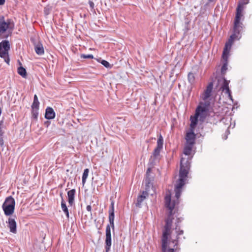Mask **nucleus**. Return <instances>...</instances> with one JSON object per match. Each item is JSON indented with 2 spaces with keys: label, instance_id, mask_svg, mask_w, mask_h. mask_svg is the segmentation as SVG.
Segmentation results:
<instances>
[{
  "label": "nucleus",
  "instance_id": "obj_1",
  "mask_svg": "<svg viewBox=\"0 0 252 252\" xmlns=\"http://www.w3.org/2000/svg\"><path fill=\"white\" fill-rule=\"evenodd\" d=\"M191 159V158L189 157L187 159H185L183 158H182L181 159L179 178L177 181L174 189L176 200L171 201V196L170 195L168 196L167 195L165 198V205L170 210L168 216H170V218H173L172 211L176 204L179 203V199L182 193V187L185 184V180L190 168Z\"/></svg>",
  "mask_w": 252,
  "mask_h": 252
},
{
  "label": "nucleus",
  "instance_id": "obj_2",
  "mask_svg": "<svg viewBox=\"0 0 252 252\" xmlns=\"http://www.w3.org/2000/svg\"><path fill=\"white\" fill-rule=\"evenodd\" d=\"M242 15H240L239 12L236 13L234 22L233 33L230 36L228 41L225 43L224 47L231 49L232 42L235 40H239L241 37V32L243 30V24L240 22Z\"/></svg>",
  "mask_w": 252,
  "mask_h": 252
},
{
  "label": "nucleus",
  "instance_id": "obj_3",
  "mask_svg": "<svg viewBox=\"0 0 252 252\" xmlns=\"http://www.w3.org/2000/svg\"><path fill=\"white\" fill-rule=\"evenodd\" d=\"M163 138L161 135L160 134L158 139L157 147L154 149L152 156L151 157L149 160L150 164L152 166H154L157 161H159V156L160 151L163 148Z\"/></svg>",
  "mask_w": 252,
  "mask_h": 252
},
{
  "label": "nucleus",
  "instance_id": "obj_4",
  "mask_svg": "<svg viewBox=\"0 0 252 252\" xmlns=\"http://www.w3.org/2000/svg\"><path fill=\"white\" fill-rule=\"evenodd\" d=\"M15 201L12 196L7 197L2 205L4 215L6 216L12 215L15 210Z\"/></svg>",
  "mask_w": 252,
  "mask_h": 252
},
{
  "label": "nucleus",
  "instance_id": "obj_5",
  "mask_svg": "<svg viewBox=\"0 0 252 252\" xmlns=\"http://www.w3.org/2000/svg\"><path fill=\"white\" fill-rule=\"evenodd\" d=\"M210 102L206 101L204 103L201 102L197 107L195 110V114L199 117L200 121L203 122L206 118Z\"/></svg>",
  "mask_w": 252,
  "mask_h": 252
},
{
  "label": "nucleus",
  "instance_id": "obj_6",
  "mask_svg": "<svg viewBox=\"0 0 252 252\" xmlns=\"http://www.w3.org/2000/svg\"><path fill=\"white\" fill-rule=\"evenodd\" d=\"M230 49L229 48L224 47L223 49L222 59V65L221 68L220 72L221 77L224 76L226 73V70H227V66L228 64V55Z\"/></svg>",
  "mask_w": 252,
  "mask_h": 252
},
{
  "label": "nucleus",
  "instance_id": "obj_7",
  "mask_svg": "<svg viewBox=\"0 0 252 252\" xmlns=\"http://www.w3.org/2000/svg\"><path fill=\"white\" fill-rule=\"evenodd\" d=\"M14 28V23L12 19H7L6 22H0V34L4 33L7 30L11 33Z\"/></svg>",
  "mask_w": 252,
  "mask_h": 252
},
{
  "label": "nucleus",
  "instance_id": "obj_8",
  "mask_svg": "<svg viewBox=\"0 0 252 252\" xmlns=\"http://www.w3.org/2000/svg\"><path fill=\"white\" fill-rule=\"evenodd\" d=\"M109 225L111 226L112 230H114V203L112 201L111 203L109 209Z\"/></svg>",
  "mask_w": 252,
  "mask_h": 252
},
{
  "label": "nucleus",
  "instance_id": "obj_9",
  "mask_svg": "<svg viewBox=\"0 0 252 252\" xmlns=\"http://www.w3.org/2000/svg\"><path fill=\"white\" fill-rule=\"evenodd\" d=\"M218 82L219 83L220 82H222V84L220 87V90L222 92H224L225 93H229L230 90L229 88V83L230 81L227 80L223 76L220 78L218 79Z\"/></svg>",
  "mask_w": 252,
  "mask_h": 252
},
{
  "label": "nucleus",
  "instance_id": "obj_10",
  "mask_svg": "<svg viewBox=\"0 0 252 252\" xmlns=\"http://www.w3.org/2000/svg\"><path fill=\"white\" fill-rule=\"evenodd\" d=\"M196 134L194 133V131H190L187 133L186 136V144L192 145L195 143V140Z\"/></svg>",
  "mask_w": 252,
  "mask_h": 252
},
{
  "label": "nucleus",
  "instance_id": "obj_11",
  "mask_svg": "<svg viewBox=\"0 0 252 252\" xmlns=\"http://www.w3.org/2000/svg\"><path fill=\"white\" fill-rule=\"evenodd\" d=\"M149 196V193L147 191H143L141 194L137 196L135 206L137 207L141 208L142 203L144 200Z\"/></svg>",
  "mask_w": 252,
  "mask_h": 252
},
{
  "label": "nucleus",
  "instance_id": "obj_12",
  "mask_svg": "<svg viewBox=\"0 0 252 252\" xmlns=\"http://www.w3.org/2000/svg\"><path fill=\"white\" fill-rule=\"evenodd\" d=\"M171 227H169L167 226H164V230L163 231L162 238H161V244H167L168 236L170 234Z\"/></svg>",
  "mask_w": 252,
  "mask_h": 252
},
{
  "label": "nucleus",
  "instance_id": "obj_13",
  "mask_svg": "<svg viewBox=\"0 0 252 252\" xmlns=\"http://www.w3.org/2000/svg\"><path fill=\"white\" fill-rule=\"evenodd\" d=\"M111 226L109 224H107L105 230V244L107 245H111L112 244V238H111Z\"/></svg>",
  "mask_w": 252,
  "mask_h": 252
},
{
  "label": "nucleus",
  "instance_id": "obj_14",
  "mask_svg": "<svg viewBox=\"0 0 252 252\" xmlns=\"http://www.w3.org/2000/svg\"><path fill=\"white\" fill-rule=\"evenodd\" d=\"M7 223L10 231L13 233H16L17 232V224L15 219L9 217Z\"/></svg>",
  "mask_w": 252,
  "mask_h": 252
},
{
  "label": "nucleus",
  "instance_id": "obj_15",
  "mask_svg": "<svg viewBox=\"0 0 252 252\" xmlns=\"http://www.w3.org/2000/svg\"><path fill=\"white\" fill-rule=\"evenodd\" d=\"M213 89V83L212 82H210L208 85L206 90L204 91L202 98L204 100H206L211 95V93Z\"/></svg>",
  "mask_w": 252,
  "mask_h": 252
},
{
  "label": "nucleus",
  "instance_id": "obj_16",
  "mask_svg": "<svg viewBox=\"0 0 252 252\" xmlns=\"http://www.w3.org/2000/svg\"><path fill=\"white\" fill-rule=\"evenodd\" d=\"M56 113L52 107H47L45 110V118L48 120L53 119L55 117Z\"/></svg>",
  "mask_w": 252,
  "mask_h": 252
},
{
  "label": "nucleus",
  "instance_id": "obj_17",
  "mask_svg": "<svg viewBox=\"0 0 252 252\" xmlns=\"http://www.w3.org/2000/svg\"><path fill=\"white\" fill-rule=\"evenodd\" d=\"M249 2V0H240L236 9V13L239 12V15L242 16V12L244 9V5L247 4Z\"/></svg>",
  "mask_w": 252,
  "mask_h": 252
},
{
  "label": "nucleus",
  "instance_id": "obj_18",
  "mask_svg": "<svg viewBox=\"0 0 252 252\" xmlns=\"http://www.w3.org/2000/svg\"><path fill=\"white\" fill-rule=\"evenodd\" d=\"M76 192L75 189H72L67 192L68 201L70 206H72L74 202V197Z\"/></svg>",
  "mask_w": 252,
  "mask_h": 252
},
{
  "label": "nucleus",
  "instance_id": "obj_19",
  "mask_svg": "<svg viewBox=\"0 0 252 252\" xmlns=\"http://www.w3.org/2000/svg\"><path fill=\"white\" fill-rule=\"evenodd\" d=\"M198 118H199V117L196 115L195 114L194 116L190 117V130L191 131H194L197 124Z\"/></svg>",
  "mask_w": 252,
  "mask_h": 252
},
{
  "label": "nucleus",
  "instance_id": "obj_20",
  "mask_svg": "<svg viewBox=\"0 0 252 252\" xmlns=\"http://www.w3.org/2000/svg\"><path fill=\"white\" fill-rule=\"evenodd\" d=\"M10 46L9 42L8 40H3L0 42V51H5L8 52L10 50Z\"/></svg>",
  "mask_w": 252,
  "mask_h": 252
},
{
  "label": "nucleus",
  "instance_id": "obj_21",
  "mask_svg": "<svg viewBox=\"0 0 252 252\" xmlns=\"http://www.w3.org/2000/svg\"><path fill=\"white\" fill-rule=\"evenodd\" d=\"M34 50L35 53L38 55H42L44 53L43 46L40 42L34 44Z\"/></svg>",
  "mask_w": 252,
  "mask_h": 252
},
{
  "label": "nucleus",
  "instance_id": "obj_22",
  "mask_svg": "<svg viewBox=\"0 0 252 252\" xmlns=\"http://www.w3.org/2000/svg\"><path fill=\"white\" fill-rule=\"evenodd\" d=\"M61 207H62V210L65 213L66 217L67 218H69V214L68 210L66 205V203H65V202L64 201V199H63V200L61 201Z\"/></svg>",
  "mask_w": 252,
  "mask_h": 252
},
{
  "label": "nucleus",
  "instance_id": "obj_23",
  "mask_svg": "<svg viewBox=\"0 0 252 252\" xmlns=\"http://www.w3.org/2000/svg\"><path fill=\"white\" fill-rule=\"evenodd\" d=\"M193 145L186 144L184 148V154L186 156H189L190 155Z\"/></svg>",
  "mask_w": 252,
  "mask_h": 252
},
{
  "label": "nucleus",
  "instance_id": "obj_24",
  "mask_svg": "<svg viewBox=\"0 0 252 252\" xmlns=\"http://www.w3.org/2000/svg\"><path fill=\"white\" fill-rule=\"evenodd\" d=\"M39 102L36 94H34L33 97V101L31 106L32 108L39 109Z\"/></svg>",
  "mask_w": 252,
  "mask_h": 252
},
{
  "label": "nucleus",
  "instance_id": "obj_25",
  "mask_svg": "<svg viewBox=\"0 0 252 252\" xmlns=\"http://www.w3.org/2000/svg\"><path fill=\"white\" fill-rule=\"evenodd\" d=\"M39 114V109L32 108V119L37 121Z\"/></svg>",
  "mask_w": 252,
  "mask_h": 252
},
{
  "label": "nucleus",
  "instance_id": "obj_26",
  "mask_svg": "<svg viewBox=\"0 0 252 252\" xmlns=\"http://www.w3.org/2000/svg\"><path fill=\"white\" fill-rule=\"evenodd\" d=\"M175 230H176V233L177 234V237L176 238V239L174 240L173 241V243H174L176 242L174 246V247H175L177 245V244H178V239H179L178 236L182 235L184 233V231L183 230H180V229L179 228H178L177 227H176L175 228Z\"/></svg>",
  "mask_w": 252,
  "mask_h": 252
},
{
  "label": "nucleus",
  "instance_id": "obj_27",
  "mask_svg": "<svg viewBox=\"0 0 252 252\" xmlns=\"http://www.w3.org/2000/svg\"><path fill=\"white\" fill-rule=\"evenodd\" d=\"M162 252H175L174 248H167V244H161Z\"/></svg>",
  "mask_w": 252,
  "mask_h": 252
},
{
  "label": "nucleus",
  "instance_id": "obj_28",
  "mask_svg": "<svg viewBox=\"0 0 252 252\" xmlns=\"http://www.w3.org/2000/svg\"><path fill=\"white\" fill-rule=\"evenodd\" d=\"M18 73L23 77H26L27 76L26 70L22 66H20L18 68Z\"/></svg>",
  "mask_w": 252,
  "mask_h": 252
},
{
  "label": "nucleus",
  "instance_id": "obj_29",
  "mask_svg": "<svg viewBox=\"0 0 252 252\" xmlns=\"http://www.w3.org/2000/svg\"><path fill=\"white\" fill-rule=\"evenodd\" d=\"M89 172V170L88 168H86V169H85L84 170V172H83V175H82V184H83V186H84V184L86 183V179H87V177L88 176Z\"/></svg>",
  "mask_w": 252,
  "mask_h": 252
},
{
  "label": "nucleus",
  "instance_id": "obj_30",
  "mask_svg": "<svg viewBox=\"0 0 252 252\" xmlns=\"http://www.w3.org/2000/svg\"><path fill=\"white\" fill-rule=\"evenodd\" d=\"M188 80L190 84H193L195 81V76L193 73L189 72L188 75Z\"/></svg>",
  "mask_w": 252,
  "mask_h": 252
},
{
  "label": "nucleus",
  "instance_id": "obj_31",
  "mask_svg": "<svg viewBox=\"0 0 252 252\" xmlns=\"http://www.w3.org/2000/svg\"><path fill=\"white\" fill-rule=\"evenodd\" d=\"M173 219V218H170V216H168L167 218L165 220V226H167L168 227L171 228Z\"/></svg>",
  "mask_w": 252,
  "mask_h": 252
},
{
  "label": "nucleus",
  "instance_id": "obj_32",
  "mask_svg": "<svg viewBox=\"0 0 252 252\" xmlns=\"http://www.w3.org/2000/svg\"><path fill=\"white\" fill-rule=\"evenodd\" d=\"M100 63L105 67L109 68H111V65L106 60H101Z\"/></svg>",
  "mask_w": 252,
  "mask_h": 252
},
{
  "label": "nucleus",
  "instance_id": "obj_33",
  "mask_svg": "<svg viewBox=\"0 0 252 252\" xmlns=\"http://www.w3.org/2000/svg\"><path fill=\"white\" fill-rule=\"evenodd\" d=\"M8 56V52L5 51H0V57L3 59Z\"/></svg>",
  "mask_w": 252,
  "mask_h": 252
},
{
  "label": "nucleus",
  "instance_id": "obj_34",
  "mask_svg": "<svg viewBox=\"0 0 252 252\" xmlns=\"http://www.w3.org/2000/svg\"><path fill=\"white\" fill-rule=\"evenodd\" d=\"M81 58L82 59H93L94 56L92 54L85 55V54H81Z\"/></svg>",
  "mask_w": 252,
  "mask_h": 252
},
{
  "label": "nucleus",
  "instance_id": "obj_35",
  "mask_svg": "<svg viewBox=\"0 0 252 252\" xmlns=\"http://www.w3.org/2000/svg\"><path fill=\"white\" fill-rule=\"evenodd\" d=\"M230 133L228 128L225 131V135L223 136L222 138L223 139L226 140L227 138V135Z\"/></svg>",
  "mask_w": 252,
  "mask_h": 252
},
{
  "label": "nucleus",
  "instance_id": "obj_36",
  "mask_svg": "<svg viewBox=\"0 0 252 252\" xmlns=\"http://www.w3.org/2000/svg\"><path fill=\"white\" fill-rule=\"evenodd\" d=\"M111 245H105V252H109L110 250Z\"/></svg>",
  "mask_w": 252,
  "mask_h": 252
},
{
  "label": "nucleus",
  "instance_id": "obj_37",
  "mask_svg": "<svg viewBox=\"0 0 252 252\" xmlns=\"http://www.w3.org/2000/svg\"><path fill=\"white\" fill-rule=\"evenodd\" d=\"M149 165H150L149 164ZM150 167H149L147 170V171H146V176H147V178H148V176H149V173L151 172V167H152L153 166H152L151 165H150Z\"/></svg>",
  "mask_w": 252,
  "mask_h": 252
},
{
  "label": "nucleus",
  "instance_id": "obj_38",
  "mask_svg": "<svg viewBox=\"0 0 252 252\" xmlns=\"http://www.w3.org/2000/svg\"><path fill=\"white\" fill-rule=\"evenodd\" d=\"M225 94H228V97L232 100L233 101V99H232V96L231 94V91L230 90H229V93H225Z\"/></svg>",
  "mask_w": 252,
  "mask_h": 252
},
{
  "label": "nucleus",
  "instance_id": "obj_39",
  "mask_svg": "<svg viewBox=\"0 0 252 252\" xmlns=\"http://www.w3.org/2000/svg\"><path fill=\"white\" fill-rule=\"evenodd\" d=\"M4 61L7 63V64H9V62H10V59H9V56H7L6 58H5L4 59Z\"/></svg>",
  "mask_w": 252,
  "mask_h": 252
},
{
  "label": "nucleus",
  "instance_id": "obj_40",
  "mask_svg": "<svg viewBox=\"0 0 252 252\" xmlns=\"http://www.w3.org/2000/svg\"><path fill=\"white\" fill-rule=\"evenodd\" d=\"M89 4L90 5V6L92 8H94V3L92 1H89Z\"/></svg>",
  "mask_w": 252,
  "mask_h": 252
},
{
  "label": "nucleus",
  "instance_id": "obj_41",
  "mask_svg": "<svg viewBox=\"0 0 252 252\" xmlns=\"http://www.w3.org/2000/svg\"><path fill=\"white\" fill-rule=\"evenodd\" d=\"M86 209L88 212H91L92 211V207L90 205H87L86 207Z\"/></svg>",
  "mask_w": 252,
  "mask_h": 252
},
{
  "label": "nucleus",
  "instance_id": "obj_42",
  "mask_svg": "<svg viewBox=\"0 0 252 252\" xmlns=\"http://www.w3.org/2000/svg\"><path fill=\"white\" fill-rule=\"evenodd\" d=\"M4 131L2 130V127H0V137H2Z\"/></svg>",
  "mask_w": 252,
  "mask_h": 252
},
{
  "label": "nucleus",
  "instance_id": "obj_43",
  "mask_svg": "<svg viewBox=\"0 0 252 252\" xmlns=\"http://www.w3.org/2000/svg\"><path fill=\"white\" fill-rule=\"evenodd\" d=\"M4 144V141L2 137H0V145L2 146Z\"/></svg>",
  "mask_w": 252,
  "mask_h": 252
},
{
  "label": "nucleus",
  "instance_id": "obj_44",
  "mask_svg": "<svg viewBox=\"0 0 252 252\" xmlns=\"http://www.w3.org/2000/svg\"><path fill=\"white\" fill-rule=\"evenodd\" d=\"M0 127H2V128H4L3 126V119L0 121Z\"/></svg>",
  "mask_w": 252,
  "mask_h": 252
},
{
  "label": "nucleus",
  "instance_id": "obj_45",
  "mask_svg": "<svg viewBox=\"0 0 252 252\" xmlns=\"http://www.w3.org/2000/svg\"><path fill=\"white\" fill-rule=\"evenodd\" d=\"M6 22L4 20V17L3 16H2L0 17V22Z\"/></svg>",
  "mask_w": 252,
  "mask_h": 252
},
{
  "label": "nucleus",
  "instance_id": "obj_46",
  "mask_svg": "<svg viewBox=\"0 0 252 252\" xmlns=\"http://www.w3.org/2000/svg\"><path fill=\"white\" fill-rule=\"evenodd\" d=\"M5 0H0V5L4 4L5 3Z\"/></svg>",
  "mask_w": 252,
  "mask_h": 252
},
{
  "label": "nucleus",
  "instance_id": "obj_47",
  "mask_svg": "<svg viewBox=\"0 0 252 252\" xmlns=\"http://www.w3.org/2000/svg\"><path fill=\"white\" fill-rule=\"evenodd\" d=\"M60 195L62 198V201L63 200V193L62 192H61L60 194Z\"/></svg>",
  "mask_w": 252,
  "mask_h": 252
},
{
  "label": "nucleus",
  "instance_id": "obj_48",
  "mask_svg": "<svg viewBox=\"0 0 252 252\" xmlns=\"http://www.w3.org/2000/svg\"><path fill=\"white\" fill-rule=\"evenodd\" d=\"M146 183L149 184V179H148L147 178L146 179Z\"/></svg>",
  "mask_w": 252,
  "mask_h": 252
},
{
  "label": "nucleus",
  "instance_id": "obj_49",
  "mask_svg": "<svg viewBox=\"0 0 252 252\" xmlns=\"http://www.w3.org/2000/svg\"><path fill=\"white\" fill-rule=\"evenodd\" d=\"M49 123V122L48 121H47L45 123V124H48Z\"/></svg>",
  "mask_w": 252,
  "mask_h": 252
}]
</instances>
